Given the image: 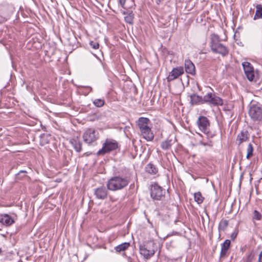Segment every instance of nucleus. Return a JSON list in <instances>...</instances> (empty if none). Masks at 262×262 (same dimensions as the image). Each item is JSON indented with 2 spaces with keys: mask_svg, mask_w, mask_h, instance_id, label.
Wrapping results in <instances>:
<instances>
[{
  "mask_svg": "<svg viewBox=\"0 0 262 262\" xmlns=\"http://www.w3.org/2000/svg\"><path fill=\"white\" fill-rule=\"evenodd\" d=\"M210 48L213 53L220 54L223 56H226L229 52L227 47L221 43L219 36L214 34L211 35Z\"/></svg>",
  "mask_w": 262,
  "mask_h": 262,
  "instance_id": "f257e3e1",
  "label": "nucleus"
},
{
  "mask_svg": "<svg viewBox=\"0 0 262 262\" xmlns=\"http://www.w3.org/2000/svg\"><path fill=\"white\" fill-rule=\"evenodd\" d=\"M128 183L129 181L126 178L114 177L108 181L107 187L110 190L116 191L123 189L128 185Z\"/></svg>",
  "mask_w": 262,
  "mask_h": 262,
  "instance_id": "f03ea898",
  "label": "nucleus"
},
{
  "mask_svg": "<svg viewBox=\"0 0 262 262\" xmlns=\"http://www.w3.org/2000/svg\"><path fill=\"white\" fill-rule=\"evenodd\" d=\"M83 139L85 143L91 145L95 143L99 138V133L94 128H88L83 133Z\"/></svg>",
  "mask_w": 262,
  "mask_h": 262,
  "instance_id": "7ed1b4c3",
  "label": "nucleus"
},
{
  "mask_svg": "<svg viewBox=\"0 0 262 262\" xmlns=\"http://www.w3.org/2000/svg\"><path fill=\"white\" fill-rule=\"evenodd\" d=\"M196 122L200 130L205 134L207 137L212 138L214 136V134L210 133L208 131L210 123L209 120L206 117H199Z\"/></svg>",
  "mask_w": 262,
  "mask_h": 262,
  "instance_id": "20e7f679",
  "label": "nucleus"
},
{
  "mask_svg": "<svg viewBox=\"0 0 262 262\" xmlns=\"http://www.w3.org/2000/svg\"><path fill=\"white\" fill-rule=\"evenodd\" d=\"M118 143L114 140L106 139L103 144L102 148L97 152V155H103L114 150L118 148Z\"/></svg>",
  "mask_w": 262,
  "mask_h": 262,
  "instance_id": "39448f33",
  "label": "nucleus"
},
{
  "mask_svg": "<svg viewBox=\"0 0 262 262\" xmlns=\"http://www.w3.org/2000/svg\"><path fill=\"white\" fill-rule=\"evenodd\" d=\"M165 193V190L163 189L158 184H155L151 186L150 195L153 199L157 200H162L164 196Z\"/></svg>",
  "mask_w": 262,
  "mask_h": 262,
  "instance_id": "423d86ee",
  "label": "nucleus"
},
{
  "mask_svg": "<svg viewBox=\"0 0 262 262\" xmlns=\"http://www.w3.org/2000/svg\"><path fill=\"white\" fill-rule=\"evenodd\" d=\"M250 117L254 120H260L262 119V109L256 105L250 107L249 110Z\"/></svg>",
  "mask_w": 262,
  "mask_h": 262,
  "instance_id": "0eeeda50",
  "label": "nucleus"
},
{
  "mask_svg": "<svg viewBox=\"0 0 262 262\" xmlns=\"http://www.w3.org/2000/svg\"><path fill=\"white\" fill-rule=\"evenodd\" d=\"M242 65L247 79L249 81H253L255 77V72L251 63L248 62H244Z\"/></svg>",
  "mask_w": 262,
  "mask_h": 262,
  "instance_id": "6e6552de",
  "label": "nucleus"
},
{
  "mask_svg": "<svg viewBox=\"0 0 262 262\" xmlns=\"http://www.w3.org/2000/svg\"><path fill=\"white\" fill-rule=\"evenodd\" d=\"M184 73V69L182 67H178L173 68L171 72L169 73L167 79L168 81H172L178 78L180 76Z\"/></svg>",
  "mask_w": 262,
  "mask_h": 262,
  "instance_id": "1a4fd4ad",
  "label": "nucleus"
},
{
  "mask_svg": "<svg viewBox=\"0 0 262 262\" xmlns=\"http://www.w3.org/2000/svg\"><path fill=\"white\" fill-rule=\"evenodd\" d=\"M94 194L97 199L104 200L107 196V190L104 187H100L95 189Z\"/></svg>",
  "mask_w": 262,
  "mask_h": 262,
  "instance_id": "9d476101",
  "label": "nucleus"
},
{
  "mask_svg": "<svg viewBox=\"0 0 262 262\" xmlns=\"http://www.w3.org/2000/svg\"><path fill=\"white\" fill-rule=\"evenodd\" d=\"M139 250L140 254L146 259H149L155 253V249L147 250L144 247L141 245L139 247Z\"/></svg>",
  "mask_w": 262,
  "mask_h": 262,
  "instance_id": "9b49d317",
  "label": "nucleus"
},
{
  "mask_svg": "<svg viewBox=\"0 0 262 262\" xmlns=\"http://www.w3.org/2000/svg\"><path fill=\"white\" fill-rule=\"evenodd\" d=\"M0 223L6 226H10L14 223V220L7 214L0 215Z\"/></svg>",
  "mask_w": 262,
  "mask_h": 262,
  "instance_id": "f8f14e48",
  "label": "nucleus"
},
{
  "mask_svg": "<svg viewBox=\"0 0 262 262\" xmlns=\"http://www.w3.org/2000/svg\"><path fill=\"white\" fill-rule=\"evenodd\" d=\"M185 69L186 73L192 75L195 74V67L194 64L189 59L185 61Z\"/></svg>",
  "mask_w": 262,
  "mask_h": 262,
  "instance_id": "ddd939ff",
  "label": "nucleus"
},
{
  "mask_svg": "<svg viewBox=\"0 0 262 262\" xmlns=\"http://www.w3.org/2000/svg\"><path fill=\"white\" fill-rule=\"evenodd\" d=\"M140 132L143 137L147 141H152L153 140L154 136L149 127Z\"/></svg>",
  "mask_w": 262,
  "mask_h": 262,
  "instance_id": "4468645a",
  "label": "nucleus"
},
{
  "mask_svg": "<svg viewBox=\"0 0 262 262\" xmlns=\"http://www.w3.org/2000/svg\"><path fill=\"white\" fill-rule=\"evenodd\" d=\"M149 120L147 118L141 117L138 119V126L140 132L149 127Z\"/></svg>",
  "mask_w": 262,
  "mask_h": 262,
  "instance_id": "2eb2a0df",
  "label": "nucleus"
},
{
  "mask_svg": "<svg viewBox=\"0 0 262 262\" xmlns=\"http://www.w3.org/2000/svg\"><path fill=\"white\" fill-rule=\"evenodd\" d=\"M230 241L229 239H226L221 246V250L220 252V256L221 257H224L227 253L228 250H229L230 246Z\"/></svg>",
  "mask_w": 262,
  "mask_h": 262,
  "instance_id": "dca6fc26",
  "label": "nucleus"
},
{
  "mask_svg": "<svg viewBox=\"0 0 262 262\" xmlns=\"http://www.w3.org/2000/svg\"><path fill=\"white\" fill-rule=\"evenodd\" d=\"M248 139V133L247 131H242L237 136L236 142L238 145Z\"/></svg>",
  "mask_w": 262,
  "mask_h": 262,
  "instance_id": "f3484780",
  "label": "nucleus"
},
{
  "mask_svg": "<svg viewBox=\"0 0 262 262\" xmlns=\"http://www.w3.org/2000/svg\"><path fill=\"white\" fill-rule=\"evenodd\" d=\"M209 103L215 105H222L223 103V100L215 94H212V97H210Z\"/></svg>",
  "mask_w": 262,
  "mask_h": 262,
  "instance_id": "a211bd4d",
  "label": "nucleus"
},
{
  "mask_svg": "<svg viewBox=\"0 0 262 262\" xmlns=\"http://www.w3.org/2000/svg\"><path fill=\"white\" fill-rule=\"evenodd\" d=\"M190 103L192 105L202 103L203 97L196 94L190 95Z\"/></svg>",
  "mask_w": 262,
  "mask_h": 262,
  "instance_id": "6ab92c4d",
  "label": "nucleus"
},
{
  "mask_svg": "<svg viewBox=\"0 0 262 262\" xmlns=\"http://www.w3.org/2000/svg\"><path fill=\"white\" fill-rule=\"evenodd\" d=\"M145 170L147 172L152 174H156L158 171L156 166L151 163H149L146 166Z\"/></svg>",
  "mask_w": 262,
  "mask_h": 262,
  "instance_id": "aec40b11",
  "label": "nucleus"
},
{
  "mask_svg": "<svg viewBox=\"0 0 262 262\" xmlns=\"http://www.w3.org/2000/svg\"><path fill=\"white\" fill-rule=\"evenodd\" d=\"M70 142L76 151L80 152L81 150L82 143L80 141L76 139H72Z\"/></svg>",
  "mask_w": 262,
  "mask_h": 262,
  "instance_id": "412c9836",
  "label": "nucleus"
},
{
  "mask_svg": "<svg viewBox=\"0 0 262 262\" xmlns=\"http://www.w3.org/2000/svg\"><path fill=\"white\" fill-rule=\"evenodd\" d=\"M262 18V5L258 4L256 6V12L254 19Z\"/></svg>",
  "mask_w": 262,
  "mask_h": 262,
  "instance_id": "4be33fe9",
  "label": "nucleus"
},
{
  "mask_svg": "<svg viewBox=\"0 0 262 262\" xmlns=\"http://www.w3.org/2000/svg\"><path fill=\"white\" fill-rule=\"evenodd\" d=\"M130 244L129 243H124L121 244L115 248L116 252H120L121 251H124L126 250L129 246Z\"/></svg>",
  "mask_w": 262,
  "mask_h": 262,
  "instance_id": "5701e85b",
  "label": "nucleus"
},
{
  "mask_svg": "<svg viewBox=\"0 0 262 262\" xmlns=\"http://www.w3.org/2000/svg\"><path fill=\"white\" fill-rule=\"evenodd\" d=\"M125 14V13H124ZM126 15L124 17L125 21L129 24H133L134 18V14L133 12H129L126 13Z\"/></svg>",
  "mask_w": 262,
  "mask_h": 262,
  "instance_id": "b1692460",
  "label": "nucleus"
},
{
  "mask_svg": "<svg viewBox=\"0 0 262 262\" xmlns=\"http://www.w3.org/2000/svg\"><path fill=\"white\" fill-rule=\"evenodd\" d=\"M194 198L195 201L199 204L202 203L204 200V198L200 192L194 193Z\"/></svg>",
  "mask_w": 262,
  "mask_h": 262,
  "instance_id": "393cba45",
  "label": "nucleus"
},
{
  "mask_svg": "<svg viewBox=\"0 0 262 262\" xmlns=\"http://www.w3.org/2000/svg\"><path fill=\"white\" fill-rule=\"evenodd\" d=\"M141 246L144 247L147 250L155 249V243L153 241H148Z\"/></svg>",
  "mask_w": 262,
  "mask_h": 262,
  "instance_id": "a878e982",
  "label": "nucleus"
},
{
  "mask_svg": "<svg viewBox=\"0 0 262 262\" xmlns=\"http://www.w3.org/2000/svg\"><path fill=\"white\" fill-rule=\"evenodd\" d=\"M161 146L163 149L166 150L169 149L171 146V140H166L162 142Z\"/></svg>",
  "mask_w": 262,
  "mask_h": 262,
  "instance_id": "bb28decb",
  "label": "nucleus"
},
{
  "mask_svg": "<svg viewBox=\"0 0 262 262\" xmlns=\"http://www.w3.org/2000/svg\"><path fill=\"white\" fill-rule=\"evenodd\" d=\"M228 225V222L227 220H222L220 222L219 226V230L224 231Z\"/></svg>",
  "mask_w": 262,
  "mask_h": 262,
  "instance_id": "cd10ccee",
  "label": "nucleus"
},
{
  "mask_svg": "<svg viewBox=\"0 0 262 262\" xmlns=\"http://www.w3.org/2000/svg\"><path fill=\"white\" fill-rule=\"evenodd\" d=\"M93 104L98 107H101L104 104V100L102 99H96L93 101Z\"/></svg>",
  "mask_w": 262,
  "mask_h": 262,
  "instance_id": "c85d7f7f",
  "label": "nucleus"
},
{
  "mask_svg": "<svg viewBox=\"0 0 262 262\" xmlns=\"http://www.w3.org/2000/svg\"><path fill=\"white\" fill-rule=\"evenodd\" d=\"M247 150V154L246 156V158H247V159H249L253 155V147L251 143H249L248 144Z\"/></svg>",
  "mask_w": 262,
  "mask_h": 262,
  "instance_id": "c756f323",
  "label": "nucleus"
},
{
  "mask_svg": "<svg viewBox=\"0 0 262 262\" xmlns=\"http://www.w3.org/2000/svg\"><path fill=\"white\" fill-rule=\"evenodd\" d=\"M212 97V93H208L207 95L204 96L202 100V103L205 102L209 103L210 97Z\"/></svg>",
  "mask_w": 262,
  "mask_h": 262,
  "instance_id": "7c9ffc66",
  "label": "nucleus"
},
{
  "mask_svg": "<svg viewBox=\"0 0 262 262\" xmlns=\"http://www.w3.org/2000/svg\"><path fill=\"white\" fill-rule=\"evenodd\" d=\"M90 46L94 49H98L99 47V44L96 41H91L90 42Z\"/></svg>",
  "mask_w": 262,
  "mask_h": 262,
  "instance_id": "2f4dec72",
  "label": "nucleus"
},
{
  "mask_svg": "<svg viewBox=\"0 0 262 262\" xmlns=\"http://www.w3.org/2000/svg\"><path fill=\"white\" fill-rule=\"evenodd\" d=\"M129 1L128 0H119V4L123 8L126 9L128 7L126 5V3Z\"/></svg>",
  "mask_w": 262,
  "mask_h": 262,
  "instance_id": "473e14b6",
  "label": "nucleus"
},
{
  "mask_svg": "<svg viewBox=\"0 0 262 262\" xmlns=\"http://www.w3.org/2000/svg\"><path fill=\"white\" fill-rule=\"evenodd\" d=\"M261 214L256 210L254 211V219L259 220L261 219Z\"/></svg>",
  "mask_w": 262,
  "mask_h": 262,
  "instance_id": "72a5a7b5",
  "label": "nucleus"
},
{
  "mask_svg": "<svg viewBox=\"0 0 262 262\" xmlns=\"http://www.w3.org/2000/svg\"><path fill=\"white\" fill-rule=\"evenodd\" d=\"M200 144L204 146H211V142H204L203 141H200Z\"/></svg>",
  "mask_w": 262,
  "mask_h": 262,
  "instance_id": "f704fd0d",
  "label": "nucleus"
},
{
  "mask_svg": "<svg viewBox=\"0 0 262 262\" xmlns=\"http://www.w3.org/2000/svg\"><path fill=\"white\" fill-rule=\"evenodd\" d=\"M237 234V232H234L232 233L231 235V238L232 239H234L236 238Z\"/></svg>",
  "mask_w": 262,
  "mask_h": 262,
  "instance_id": "c9c22d12",
  "label": "nucleus"
},
{
  "mask_svg": "<svg viewBox=\"0 0 262 262\" xmlns=\"http://www.w3.org/2000/svg\"><path fill=\"white\" fill-rule=\"evenodd\" d=\"M258 261L262 262V251L260 253V254L259 255Z\"/></svg>",
  "mask_w": 262,
  "mask_h": 262,
  "instance_id": "e433bc0d",
  "label": "nucleus"
},
{
  "mask_svg": "<svg viewBox=\"0 0 262 262\" xmlns=\"http://www.w3.org/2000/svg\"><path fill=\"white\" fill-rule=\"evenodd\" d=\"M26 172H27V171H25V170H20V171H19V172L18 173V174H19V173H26Z\"/></svg>",
  "mask_w": 262,
  "mask_h": 262,
  "instance_id": "4c0bfd02",
  "label": "nucleus"
},
{
  "mask_svg": "<svg viewBox=\"0 0 262 262\" xmlns=\"http://www.w3.org/2000/svg\"><path fill=\"white\" fill-rule=\"evenodd\" d=\"M2 250H1V249L0 248V253L1 252Z\"/></svg>",
  "mask_w": 262,
  "mask_h": 262,
  "instance_id": "58836bf2",
  "label": "nucleus"
}]
</instances>
